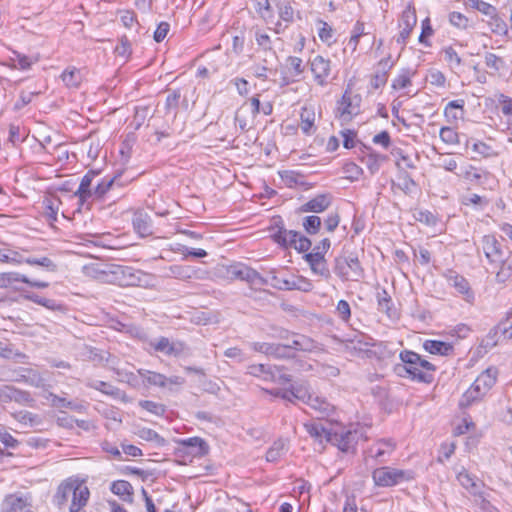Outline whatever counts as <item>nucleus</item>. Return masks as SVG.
Listing matches in <instances>:
<instances>
[{"instance_id":"53","label":"nucleus","mask_w":512,"mask_h":512,"mask_svg":"<svg viewBox=\"0 0 512 512\" xmlns=\"http://www.w3.org/2000/svg\"><path fill=\"white\" fill-rule=\"evenodd\" d=\"M498 329H500L501 336L504 339H512V308L511 311L507 314L506 318L498 324Z\"/></svg>"},{"instance_id":"59","label":"nucleus","mask_w":512,"mask_h":512,"mask_svg":"<svg viewBox=\"0 0 512 512\" xmlns=\"http://www.w3.org/2000/svg\"><path fill=\"white\" fill-rule=\"evenodd\" d=\"M139 406L142 407L144 410H146L152 414H155V415H162L165 412L164 405L150 401V400L140 401Z\"/></svg>"},{"instance_id":"3","label":"nucleus","mask_w":512,"mask_h":512,"mask_svg":"<svg viewBox=\"0 0 512 512\" xmlns=\"http://www.w3.org/2000/svg\"><path fill=\"white\" fill-rule=\"evenodd\" d=\"M498 370L496 367H488L474 381V383L462 395L459 405L462 408L469 407L482 400L496 383Z\"/></svg>"},{"instance_id":"13","label":"nucleus","mask_w":512,"mask_h":512,"mask_svg":"<svg viewBox=\"0 0 512 512\" xmlns=\"http://www.w3.org/2000/svg\"><path fill=\"white\" fill-rule=\"evenodd\" d=\"M7 263L21 264L23 262L29 265H39L46 268L49 271H56V264L48 257L36 258H24L23 255L16 250L6 249Z\"/></svg>"},{"instance_id":"31","label":"nucleus","mask_w":512,"mask_h":512,"mask_svg":"<svg viewBox=\"0 0 512 512\" xmlns=\"http://www.w3.org/2000/svg\"><path fill=\"white\" fill-rule=\"evenodd\" d=\"M61 79L67 88L77 89L83 80V76L79 69L68 67L62 72Z\"/></svg>"},{"instance_id":"14","label":"nucleus","mask_w":512,"mask_h":512,"mask_svg":"<svg viewBox=\"0 0 512 512\" xmlns=\"http://www.w3.org/2000/svg\"><path fill=\"white\" fill-rule=\"evenodd\" d=\"M16 402L22 405H29L33 399L26 391L19 390L11 385H4L0 387V402Z\"/></svg>"},{"instance_id":"22","label":"nucleus","mask_w":512,"mask_h":512,"mask_svg":"<svg viewBox=\"0 0 512 512\" xmlns=\"http://www.w3.org/2000/svg\"><path fill=\"white\" fill-rule=\"evenodd\" d=\"M132 224L134 230L141 236H149L152 234L151 217L144 211H136L133 215Z\"/></svg>"},{"instance_id":"44","label":"nucleus","mask_w":512,"mask_h":512,"mask_svg":"<svg viewBox=\"0 0 512 512\" xmlns=\"http://www.w3.org/2000/svg\"><path fill=\"white\" fill-rule=\"evenodd\" d=\"M278 14L281 21L285 22L287 27L288 24L294 20V9L290 2L284 1L277 4Z\"/></svg>"},{"instance_id":"57","label":"nucleus","mask_w":512,"mask_h":512,"mask_svg":"<svg viewBox=\"0 0 512 512\" xmlns=\"http://www.w3.org/2000/svg\"><path fill=\"white\" fill-rule=\"evenodd\" d=\"M444 58L452 68H458L461 66L462 61L458 53L452 47H446L443 49Z\"/></svg>"},{"instance_id":"27","label":"nucleus","mask_w":512,"mask_h":512,"mask_svg":"<svg viewBox=\"0 0 512 512\" xmlns=\"http://www.w3.org/2000/svg\"><path fill=\"white\" fill-rule=\"evenodd\" d=\"M457 480L463 488L468 490L474 496L481 493L483 483L470 475L467 471L464 470L459 472L457 475Z\"/></svg>"},{"instance_id":"63","label":"nucleus","mask_w":512,"mask_h":512,"mask_svg":"<svg viewBox=\"0 0 512 512\" xmlns=\"http://www.w3.org/2000/svg\"><path fill=\"white\" fill-rule=\"evenodd\" d=\"M411 84L410 73L404 71L399 74L392 82V88L395 90L404 89Z\"/></svg>"},{"instance_id":"6","label":"nucleus","mask_w":512,"mask_h":512,"mask_svg":"<svg viewBox=\"0 0 512 512\" xmlns=\"http://www.w3.org/2000/svg\"><path fill=\"white\" fill-rule=\"evenodd\" d=\"M372 478L376 486L390 487L412 478L411 473L392 467H380L373 471Z\"/></svg>"},{"instance_id":"26","label":"nucleus","mask_w":512,"mask_h":512,"mask_svg":"<svg viewBox=\"0 0 512 512\" xmlns=\"http://www.w3.org/2000/svg\"><path fill=\"white\" fill-rule=\"evenodd\" d=\"M97 173L91 171L88 172L86 175L83 176L78 190L75 192V196H77L80 200V202L83 204L89 199L93 198V190L92 183L93 180L96 178Z\"/></svg>"},{"instance_id":"29","label":"nucleus","mask_w":512,"mask_h":512,"mask_svg":"<svg viewBox=\"0 0 512 512\" xmlns=\"http://www.w3.org/2000/svg\"><path fill=\"white\" fill-rule=\"evenodd\" d=\"M465 101L463 99L450 101L445 109L444 115L448 122H456L464 115Z\"/></svg>"},{"instance_id":"2","label":"nucleus","mask_w":512,"mask_h":512,"mask_svg":"<svg viewBox=\"0 0 512 512\" xmlns=\"http://www.w3.org/2000/svg\"><path fill=\"white\" fill-rule=\"evenodd\" d=\"M403 365L398 366V374L404 376L405 372L412 380L430 383L433 379L432 372L435 367L430 362L422 359L420 355L412 351H405L400 354Z\"/></svg>"},{"instance_id":"47","label":"nucleus","mask_w":512,"mask_h":512,"mask_svg":"<svg viewBox=\"0 0 512 512\" xmlns=\"http://www.w3.org/2000/svg\"><path fill=\"white\" fill-rule=\"evenodd\" d=\"M170 276L180 279L188 280L192 278L193 270L189 266L173 265L169 267Z\"/></svg>"},{"instance_id":"60","label":"nucleus","mask_w":512,"mask_h":512,"mask_svg":"<svg viewBox=\"0 0 512 512\" xmlns=\"http://www.w3.org/2000/svg\"><path fill=\"white\" fill-rule=\"evenodd\" d=\"M270 371L273 373L272 379H267V381L284 384L291 381L290 375L283 372L282 367L271 366Z\"/></svg>"},{"instance_id":"1","label":"nucleus","mask_w":512,"mask_h":512,"mask_svg":"<svg viewBox=\"0 0 512 512\" xmlns=\"http://www.w3.org/2000/svg\"><path fill=\"white\" fill-rule=\"evenodd\" d=\"M482 248L490 262L501 264L500 269L496 272V280L499 283L506 282L512 274V254L504 259L503 245L494 235H485L482 238Z\"/></svg>"},{"instance_id":"62","label":"nucleus","mask_w":512,"mask_h":512,"mask_svg":"<svg viewBox=\"0 0 512 512\" xmlns=\"http://www.w3.org/2000/svg\"><path fill=\"white\" fill-rule=\"evenodd\" d=\"M279 176L282 183L289 188H292L299 183V175L294 171H282L279 172Z\"/></svg>"},{"instance_id":"21","label":"nucleus","mask_w":512,"mask_h":512,"mask_svg":"<svg viewBox=\"0 0 512 512\" xmlns=\"http://www.w3.org/2000/svg\"><path fill=\"white\" fill-rule=\"evenodd\" d=\"M251 347L256 352L263 353L268 356H273L275 358L289 357V354L286 353V348L281 344L254 342L251 343Z\"/></svg>"},{"instance_id":"51","label":"nucleus","mask_w":512,"mask_h":512,"mask_svg":"<svg viewBox=\"0 0 512 512\" xmlns=\"http://www.w3.org/2000/svg\"><path fill=\"white\" fill-rule=\"evenodd\" d=\"M501 336L500 329H498V325L490 330V332L482 339L481 347L485 349H491L498 344L499 338Z\"/></svg>"},{"instance_id":"33","label":"nucleus","mask_w":512,"mask_h":512,"mask_svg":"<svg viewBox=\"0 0 512 512\" xmlns=\"http://www.w3.org/2000/svg\"><path fill=\"white\" fill-rule=\"evenodd\" d=\"M137 372L146 385L165 388V375L146 369H139Z\"/></svg>"},{"instance_id":"4","label":"nucleus","mask_w":512,"mask_h":512,"mask_svg":"<svg viewBox=\"0 0 512 512\" xmlns=\"http://www.w3.org/2000/svg\"><path fill=\"white\" fill-rule=\"evenodd\" d=\"M334 272L344 280L358 281L364 276L362 268L357 256L341 255L335 258Z\"/></svg>"},{"instance_id":"5","label":"nucleus","mask_w":512,"mask_h":512,"mask_svg":"<svg viewBox=\"0 0 512 512\" xmlns=\"http://www.w3.org/2000/svg\"><path fill=\"white\" fill-rule=\"evenodd\" d=\"M106 279L109 282L119 286H138L140 285L142 273L132 267L111 265L107 271H104Z\"/></svg>"},{"instance_id":"25","label":"nucleus","mask_w":512,"mask_h":512,"mask_svg":"<svg viewBox=\"0 0 512 512\" xmlns=\"http://www.w3.org/2000/svg\"><path fill=\"white\" fill-rule=\"evenodd\" d=\"M331 204V197L327 194H320L309 200L300 207L301 212L321 213Z\"/></svg>"},{"instance_id":"34","label":"nucleus","mask_w":512,"mask_h":512,"mask_svg":"<svg viewBox=\"0 0 512 512\" xmlns=\"http://www.w3.org/2000/svg\"><path fill=\"white\" fill-rule=\"evenodd\" d=\"M485 172L470 164L460 167V171L456 172L459 178H462L470 183H479Z\"/></svg>"},{"instance_id":"37","label":"nucleus","mask_w":512,"mask_h":512,"mask_svg":"<svg viewBox=\"0 0 512 512\" xmlns=\"http://www.w3.org/2000/svg\"><path fill=\"white\" fill-rule=\"evenodd\" d=\"M60 200L57 198L47 197L43 200L44 216L51 224L57 220Z\"/></svg>"},{"instance_id":"23","label":"nucleus","mask_w":512,"mask_h":512,"mask_svg":"<svg viewBox=\"0 0 512 512\" xmlns=\"http://www.w3.org/2000/svg\"><path fill=\"white\" fill-rule=\"evenodd\" d=\"M72 502L69 508L70 512H78L83 508L89 499L90 492L87 486L81 483H75L74 490L72 493Z\"/></svg>"},{"instance_id":"48","label":"nucleus","mask_w":512,"mask_h":512,"mask_svg":"<svg viewBox=\"0 0 512 512\" xmlns=\"http://www.w3.org/2000/svg\"><path fill=\"white\" fill-rule=\"evenodd\" d=\"M468 4L486 16L493 17L496 15V8L482 0H468Z\"/></svg>"},{"instance_id":"42","label":"nucleus","mask_w":512,"mask_h":512,"mask_svg":"<svg viewBox=\"0 0 512 512\" xmlns=\"http://www.w3.org/2000/svg\"><path fill=\"white\" fill-rule=\"evenodd\" d=\"M25 506V501L18 496L9 495L2 504V512H18Z\"/></svg>"},{"instance_id":"30","label":"nucleus","mask_w":512,"mask_h":512,"mask_svg":"<svg viewBox=\"0 0 512 512\" xmlns=\"http://www.w3.org/2000/svg\"><path fill=\"white\" fill-rule=\"evenodd\" d=\"M423 347L427 352L434 355L447 356L453 352V346L450 343L438 340H426Z\"/></svg>"},{"instance_id":"55","label":"nucleus","mask_w":512,"mask_h":512,"mask_svg":"<svg viewBox=\"0 0 512 512\" xmlns=\"http://www.w3.org/2000/svg\"><path fill=\"white\" fill-rule=\"evenodd\" d=\"M303 227L309 234H316L321 227V219L318 216H307L303 219Z\"/></svg>"},{"instance_id":"50","label":"nucleus","mask_w":512,"mask_h":512,"mask_svg":"<svg viewBox=\"0 0 512 512\" xmlns=\"http://www.w3.org/2000/svg\"><path fill=\"white\" fill-rule=\"evenodd\" d=\"M472 150L484 158L498 156V152H496L490 145L482 141L474 142L472 145Z\"/></svg>"},{"instance_id":"61","label":"nucleus","mask_w":512,"mask_h":512,"mask_svg":"<svg viewBox=\"0 0 512 512\" xmlns=\"http://www.w3.org/2000/svg\"><path fill=\"white\" fill-rule=\"evenodd\" d=\"M475 505L477 512H499L487 499H485L481 493L476 495Z\"/></svg>"},{"instance_id":"56","label":"nucleus","mask_w":512,"mask_h":512,"mask_svg":"<svg viewBox=\"0 0 512 512\" xmlns=\"http://www.w3.org/2000/svg\"><path fill=\"white\" fill-rule=\"evenodd\" d=\"M15 419H17L20 423L29 426H35L40 423V419L37 415L32 414L31 412L21 411L19 413L14 414Z\"/></svg>"},{"instance_id":"40","label":"nucleus","mask_w":512,"mask_h":512,"mask_svg":"<svg viewBox=\"0 0 512 512\" xmlns=\"http://www.w3.org/2000/svg\"><path fill=\"white\" fill-rule=\"evenodd\" d=\"M271 365L266 364H252L247 367V373L254 377L261 378L264 381L273 378V373L270 371Z\"/></svg>"},{"instance_id":"7","label":"nucleus","mask_w":512,"mask_h":512,"mask_svg":"<svg viewBox=\"0 0 512 512\" xmlns=\"http://www.w3.org/2000/svg\"><path fill=\"white\" fill-rule=\"evenodd\" d=\"M260 113V100L258 95L243 103L237 110L235 121L242 131L253 127L256 116Z\"/></svg>"},{"instance_id":"32","label":"nucleus","mask_w":512,"mask_h":512,"mask_svg":"<svg viewBox=\"0 0 512 512\" xmlns=\"http://www.w3.org/2000/svg\"><path fill=\"white\" fill-rule=\"evenodd\" d=\"M288 451V441L283 438H279L272 446L268 449L266 453V460L268 462H276L278 461L286 452Z\"/></svg>"},{"instance_id":"18","label":"nucleus","mask_w":512,"mask_h":512,"mask_svg":"<svg viewBox=\"0 0 512 512\" xmlns=\"http://www.w3.org/2000/svg\"><path fill=\"white\" fill-rule=\"evenodd\" d=\"M332 436L336 439H330L329 442L336 445L343 452L354 450L356 443V434L350 430L333 431Z\"/></svg>"},{"instance_id":"20","label":"nucleus","mask_w":512,"mask_h":512,"mask_svg":"<svg viewBox=\"0 0 512 512\" xmlns=\"http://www.w3.org/2000/svg\"><path fill=\"white\" fill-rule=\"evenodd\" d=\"M316 122V112L314 107L312 106H304L302 107L300 113V129L305 135H312L316 132L317 127L315 125Z\"/></svg>"},{"instance_id":"39","label":"nucleus","mask_w":512,"mask_h":512,"mask_svg":"<svg viewBox=\"0 0 512 512\" xmlns=\"http://www.w3.org/2000/svg\"><path fill=\"white\" fill-rule=\"evenodd\" d=\"M386 160V156L369 152L361 158V162L368 168V170L374 174L376 173L382 162Z\"/></svg>"},{"instance_id":"41","label":"nucleus","mask_w":512,"mask_h":512,"mask_svg":"<svg viewBox=\"0 0 512 512\" xmlns=\"http://www.w3.org/2000/svg\"><path fill=\"white\" fill-rule=\"evenodd\" d=\"M306 404L320 413H328L332 410L331 404L325 398L315 393H312Z\"/></svg>"},{"instance_id":"8","label":"nucleus","mask_w":512,"mask_h":512,"mask_svg":"<svg viewBox=\"0 0 512 512\" xmlns=\"http://www.w3.org/2000/svg\"><path fill=\"white\" fill-rule=\"evenodd\" d=\"M361 97L353 95L349 89H346L342 99L338 102L337 116L342 122H349L353 116L360 111Z\"/></svg>"},{"instance_id":"49","label":"nucleus","mask_w":512,"mask_h":512,"mask_svg":"<svg viewBox=\"0 0 512 512\" xmlns=\"http://www.w3.org/2000/svg\"><path fill=\"white\" fill-rule=\"evenodd\" d=\"M286 64L293 78L299 77L304 72L303 61L299 57L289 56L286 60Z\"/></svg>"},{"instance_id":"12","label":"nucleus","mask_w":512,"mask_h":512,"mask_svg":"<svg viewBox=\"0 0 512 512\" xmlns=\"http://www.w3.org/2000/svg\"><path fill=\"white\" fill-rule=\"evenodd\" d=\"M396 448L395 442L391 439H380L373 443L366 452V461L373 459L377 462H384Z\"/></svg>"},{"instance_id":"24","label":"nucleus","mask_w":512,"mask_h":512,"mask_svg":"<svg viewBox=\"0 0 512 512\" xmlns=\"http://www.w3.org/2000/svg\"><path fill=\"white\" fill-rule=\"evenodd\" d=\"M307 433L322 443L324 440L329 442L330 439H336L332 436V431L328 430L321 421H312L304 425Z\"/></svg>"},{"instance_id":"19","label":"nucleus","mask_w":512,"mask_h":512,"mask_svg":"<svg viewBox=\"0 0 512 512\" xmlns=\"http://www.w3.org/2000/svg\"><path fill=\"white\" fill-rule=\"evenodd\" d=\"M304 259L309 264L312 272L325 279L330 277V271L325 260V257L319 253H307L304 255Z\"/></svg>"},{"instance_id":"54","label":"nucleus","mask_w":512,"mask_h":512,"mask_svg":"<svg viewBox=\"0 0 512 512\" xmlns=\"http://www.w3.org/2000/svg\"><path fill=\"white\" fill-rule=\"evenodd\" d=\"M441 140L449 145H455L459 143L458 133L451 127H442L440 130Z\"/></svg>"},{"instance_id":"35","label":"nucleus","mask_w":512,"mask_h":512,"mask_svg":"<svg viewBox=\"0 0 512 512\" xmlns=\"http://www.w3.org/2000/svg\"><path fill=\"white\" fill-rule=\"evenodd\" d=\"M75 483L74 481H66L59 485L54 496V503L59 508H62L68 501L69 496L73 493Z\"/></svg>"},{"instance_id":"43","label":"nucleus","mask_w":512,"mask_h":512,"mask_svg":"<svg viewBox=\"0 0 512 512\" xmlns=\"http://www.w3.org/2000/svg\"><path fill=\"white\" fill-rule=\"evenodd\" d=\"M299 234V232L293 230L279 231L278 234H276L275 239L278 243L284 246L294 247Z\"/></svg>"},{"instance_id":"17","label":"nucleus","mask_w":512,"mask_h":512,"mask_svg":"<svg viewBox=\"0 0 512 512\" xmlns=\"http://www.w3.org/2000/svg\"><path fill=\"white\" fill-rule=\"evenodd\" d=\"M231 275L235 278H238L243 281H247L249 283H258L261 285L267 284L268 281L264 279L256 270L246 266V265H237L232 267Z\"/></svg>"},{"instance_id":"10","label":"nucleus","mask_w":512,"mask_h":512,"mask_svg":"<svg viewBox=\"0 0 512 512\" xmlns=\"http://www.w3.org/2000/svg\"><path fill=\"white\" fill-rule=\"evenodd\" d=\"M445 278L448 285L454 288L457 294L461 296L464 301L470 304L474 302L475 294L466 278L452 270L445 274Z\"/></svg>"},{"instance_id":"16","label":"nucleus","mask_w":512,"mask_h":512,"mask_svg":"<svg viewBox=\"0 0 512 512\" xmlns=\"http://www.w3.org/2000/svg\"><path fill=\"white\" fill-rule=\"evenodd\" d=\"M289 337L294 338L295 351L315 352L321 350L319 344L306 335L290 333L289 331H284L280 335L281 339H289Z\"/></svg>"},{"instance_id":"64","label":"nucleus","mask_w":512,"mask_h":512,"mask_svg":"<svg viewBox=\"0 0 512 512\" xmlns=\"http://www.w3.org/2000/svg\"><path fill=\"white\" fill-rule=\"evenodd\" d=\"M336 313L344 322H348L351 316V308L346 300H340L336 306Z\"/></svg>"},{"instance_id":"11","label":"nucleus","mask_w":512,"mask_h":512,"mask_svg":"<svg viewBox=\"0 0 512 512\" xmlns=\"http://www.w3.org/2000/svg\"><path fill=\"white\" fill-rule=\"evenodd\" d=\"M417 23L416 11L410 4L403 10L399 20V34L396 42L401 45H406V42Z\"/></svg>"},{"instance_id":"9","label":"nucleus","mask_w":512,"mask_h":512,"mask_svg":"<svg viewBox=\"0 0 512 512\" xmlns=\"http://www.w3.org/2000/svg\"><path fill=\"white\" fill-rule=\"evenodd\" d=\"M309 67L313 79L318 86L325 87L329 84L332 72V65L329 59L316 55L309 60Z\"/></svg>"},{"instance_id":"46","label":"nucleus","mask_w":512,"mask_h":512,"mask_svg":"<svg viewBox=\"0 0 512 512\" xmlns=\"http://www.w3.org/2000/svg\"><path fill=\"white\" fill-rule=\"evenodd\" d=\"M182 445L195 449L194 455H204L207 453L205 441L199 437H192L182 441Z\"/></svg>"},{"instance_id":"52","label":"nucleus","mask_w":512,"mask_h":512,"mask_svg":"<svg viewBox=\"0 0 512 512\" xmlns=\"http://www.w3.org/2000/svg\"><path fill=\"white\" fill-rule=\"evenodd\" d=\"M255 40L258 46L262 47L265 51L270 52V56L276 58V54L272 51V40L267 33L257 31L255 34Z\"/></svg>"},{"instance_id":"28","label":"nucleus","mask_w":512,"mask_h":512,"mask_svg":"<svg viewBox=\"0 0 512 512\" xmlns=\"http://www.w3.org/2000/svg\"><path fill=\"white\" fill-rule=\"evenodd\" d=\"M123 184L120 182L118 176L113 178H104L94 187L93 199L102 198L108 191L113 190L115 187H121Z\"/></svg>"},{"instance_id":"58","label":"nucleus","mask_w":512,"mask_h":512,"mask_svg":"<svg viewBox=\"0 0 512 512\" xmlns=\"http://www.w3.org/2000/svg\"><path fill=\"white\" fill-rule=\"evenodd\" d=\"M485 64L488 68L498 72L504 67V60L493 53H487L485 55Z\"/></svg>"},{"instance_id":"45","label":"nucleus","mask_w":512,"mask_h":512,"mask_svg":"<svg viewBox=\"0 0 512 512\" xmlns=\"http://www.w3.org/2000/svg\"><path fill=\"white\" fill-rule=\"evenodd\" d=\"M111 491L115 495L121 496L124 499L130 498L132 495V486L128 481L118 480L112 483Z\"/></svg>"},{"instance_id":"38","label":"nucleus","mask_w":512,"mask_h":512,"mask_svg":"<svg viewBox=\"0 0 512 512\" xmlns=\"http://www.w3.org/2000/svg\"><path fill=\"white\" fill-rule=\"evenodd\" d=\"M255 10L269 24L274 23V12L269 0H254Z\"/></svg>"},{"instance_id":"15","label":"nucleus","mask_w":512,"mask_h":512,"mask_svg":"<svg viewBox=\"0 0 512 512\" xmlns=\"http://www.w3.org/2000/svg\"><path fill=\"white\" fill-rule=\"evenodd\" d=\"M15 282H23V283L28 284L31 287L41 288V289L47 288L49 286V283H47V282L30 280L26 276L21 275L17 272L0 273V288H9Z\"/></svg>"},{"instance_id":"36","label":"nucleus","mask_w":512,"mask_h":512,"mask_svg":"<svg viewBox=\"0 0 512 512\" xmlns=\"http://www.w3.org/2000/svg\"><path fill=\"white\" fill-rule=\"evenodd\" d=\"M378 309L387 314L389 318L396 317V310L393 308L392 299L386 290L377 293Z\"/></svg>"}]
</instances>
